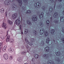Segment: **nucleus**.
<instances>
[{"label": "nucleus", "mask_w": 64, "mask_h": 64, "mask_svg": "<svg viewBox=\"0 0 64 64\" xmlns=\"http://www.w3.org/2000/svg\"><path fill=\"white\" fill-rule=\"evenodd\" d=\"M50 48L48 46H47L44 49V51L45 52H49L50 51Z\"/></svg>", "instance_id": "4"}, {"label": "nucleus", "mask_w": 64, "mask_h": 64, "mask_svg": "<svg viewBox=\"0 0 64 64\" xmlns=\"http://www.w3.org/2000/svg\"><path fill=\"white\" fill-rule=\"evenodd\" d=\"M41 6V4L40 3V2H36L34 4V6L36 8H38L40 7Z\"/></svg>", "instance_id": "2"}, {"label": "nucleus", "mask_w": 64, "mask_h": 64, "mask_svg": "<svg viewBox=\"0 0 64 64\" xmlns=\"http://www.w3.org/2000/svg\"><path fill=\"white\" fill-rule=\"evenodd\" d=\"M10 2H13L14 0H8Z\"/></svg>", "instance_id": "45"}, {"label": "nucleus", "mask_w": 64, "mask_h": 64, "mask_svg": "<svg viewBox=\"0 0 64 64\" xmlns=\"http://www.w3.org/2000/svg\"><path fill=\"white\" fill-rule=\"evenodd\" d=\"M1 46H2V43L0 42V47H1Z\"/></svg>", "instance_id": "59"}, {"label": "nucleus", "mask_w": 64, "mask_h": 64, "mask_svg": "<svg viewBox=\"0 0 64 64\" xmlns=\"http://www.w3.org/2000/svg\"><path fill=\"white\" fill-rule=\"evenodd\" d=\"M26 47L27 49H29V47L28 45L26 46Z\"/></svg>", "instance_id": "47"}, {"label": "nucleus", "mask_w": 64, "mask_h": 64, "mask_svg": "<svg viewBox=\"0 0 64 64\" xmlns=\"http://www.w3.org/2000/svg\"><path fill=\"white\" fill-rule=\"evenodd\" d=\"M27 23L29 25H31L32 24V23H31V22L28 20H27Z\"/></svg>", "instance_id": "24"}, {"label": "nucleus", "mask_w": 64, "mask_h": 64, "mask_svg": "<svg viewBox=\"0 0 64 64\" xmlns=\"http://www.w3.org/2000/svg\"><path fill=\"white\" fill-rule=\"evenodd\" d=\"M13 59V57L12 56H10V59L11 60Z\"/></svg>", "instance_id": "41"}, {"label": "nucleus", "mask_w": 64, "mask_h": 64, "mask_svg": "<svg viewBox=\"0 0 64 64\" xmlns=\"http://www.w3.org/2000/svg\"><path fill=\"white\" fill-rule=\"evenodd\" d=\"M43 57L44 59H48L49 57V55L48 54H45L42 56Z\"/></svg>", "instance_id": "3"}, {"label": "nucleus", "mask_w": 64, "mask_h": 64, "mask_svg": "<svg viewBox=\"0 0 64 64\" xmlns=\"http://www.w3.org/2000/svg\"><path fill=\"white\" fill-rule=\"evenodd\" d=\"M10 41V42H11V43H12V42H14V40H10V38H7L6 40L7 42H8V41Z\"/></svg>", "instance_id": "14"}, {"label": "nucleus", "mask_w": 64, "mask_h": 64, "mask_svg": "<svg viewBox=\"0 0 64 64\" xmlns=\"http://www.w3.org/2000/svg\"><path fill=\"white\" fill-rule=\"evenodd\" d=\"M33 32L34 34H36V31L34 30V31Z\"/></svg>", "instance_id": "43"}, {"label": "nucleus", "mask_w": 64, "mask_h": 64, "mask_svg": "<svg viewBox=\"0 0 64 64\" xmlns=\"http://www.w3.org/2000/svg\"><path fill=\"white\" fill-rule=\"evenodd\" d=\"M56 1L55 0H50V2H52V3L54 2V4L55 3H56Z\"/></svg>", "instance_id": "30"}, {"label": "nucleus", "mask_w": 64, "mask_h": 64, "mask_svg": "<svg viewBox=\"0 0 64 64\" xmlns=\"http://www.w3.org/2000/svg\"><path fill=\"white\" fill-rule=\"evenodd\" d=\"M44 42L43 41H42L41 42L40 45H41V46H42L44 45Z\"/></svg>", "instance_id": "36"}, {"label": "nucleus", "mask_w": 64, "mask_h": 64, "mask_svg": "<svg viewBox=\"0 0 64 64\" xmlns=\"http://www.w3.org/2000/svg\"><path fill=\"white\" fill-rule=\"evenodd\" d=\"M7 48V46H4V47L2 49V51L3 52H5L6 51V49Z\"/></svg>", "instance_id": "18"}, {"label": "nucleus", "mask_w": 64, "mask_h": 64, "mask_svg": "<svg viewBox=\"0 0 64 64\" xmlns=\"http://www.w3.org/2000/svg\"><path fill=\"white\" fill-rule=\"evenodd\" d=\"M54 63L53 62H50V61H49L48 62V64H53Z\"/></svg>", "instance_id": "35"}, {"label": "nucleus", "mask_w": 64, "mask_h": 64, "mask_svg": "<svg viewBox=\"0 0 64 64\" xmlns=\"http://www.w3.org/2000/svg\"><path fill=\"white\" fill-rule=\"evenodd\" d=\"M62 8V6L61 5H59L58 7H57V8L58 9H60V8Z\"/></svg>", "instance_id": "38"}, {"label": "nucleus", "mask_w": 64, "mask_h": 64, "mask_svg": "<svg viewBox=\"0 0 64 64\" xmlns=\"http://www.w3.org/2000/svg\"><path fill=\"white\" fill-rule=\"evenodd\" d=\"M29 45H30V46H31L32 45V44L31 43H28Z\"/></svg>", "instance_id": "51"}, {"label": "nucleus", "mask_w": 64, "mask_h": 64, "mask_svg": "<svg viewBox=\"0 0 64 64\" xmlns=\"http://www.w3.org/2000/svg\"><path fill=\"white\" fill-rule=\"evenodd\" d=\"M40 26L42 27V26H43V22H40Z\"/></svg>", "instance_id": "34"}, {"label": "nucleus", "mask_w": 64, "mask_h": 64, "mask_svg": "<svg viewBox=\"0 0 64 64\" xmlns=\"http://www.w3.org/2000/svg\"><path fill=\"white\" fill-rule=\"evenodd\" d=\"M23 1L24 2H27V0H23Z\"/></svg>", "instance_id": "48"}, {"label": "nucleus", "mask_w": 64, "mask_h": 64, "mask_svg": "<svg viewBox=\"0 0 64 64\" xmlns=\"http://www.w3.org/2000/svg\"><path fill=\"white\" fill-rule=\"evenodd\" d=\"M1 34H2V33H3V32L2 31H1Z\"/></svg>", "instance_id": "63"}, {"label": "nucleus", "mask_w": 64, "mask_h": 64, "mask_svg": "<svg viewBox=\"0 0 64 64\" xmlns=\"http://www.w3.org/2000/svg\"><path fill=\"white\" fill-rule=\"evenodd\" d=\"M53 9L52 7L51 6L50 7L49 9V12H52V11H53Z\"/></svg>", "instance_id": "16"}, {"label": "nucleus", "mask_w": 64, "mask_h": 64, "mask_svg": "<svg viewBox=\"0 0 64 64\" xmlns=\"http://www.w3.org/2000/svg\"><path fill=\"white\" fill-rule=\"evenodd\" d=\"M58 14L57 12H55L53 15V17L54 18H56V16L58 15Z\"/></svg>", "instance_id": "17"}, {"label": "nucleus", "mask_w": 64, "mask_h": 64, "mask_svg": "<svg viewBox=\"0 0 64 64\" xmlns=\"http://www.w3.org/2000/svg\"><path fill=\"white\" fill-rule=\"evenodd\" d=\"M43 12H42L41 13V14H40L39 17L40 18H42L43 17Z\"/></svg>", "instance_id": "20"}, {"label": "nucleus", "mask_w": 64, "mask_h": 64, "mask_svg": "<svg viewBox=\"0 0 64 64\" xmlns=\"http://www.w3.org/2000/svg\"><path fill=\"white\" fill-rule=\"evenodd\" d=\"M50 56H52V54H50Z\"/></svg>", "instance_id": "64"}, {"label": "nucleus", "mask_w": 64, "mask_h": 64, "mask_svg": "<svg viewBox=\"0 0 64 64\" xmlns=\"http://www.w3.org/2000/svg\"><path fill=\"white\" fill-rule=\"evenodd\" d=\"M45 32V30L44 29H41L40 30V35H42L44 33V32Z\"/></svg>", "instance_id": "11"}, {"label": "nucleus", "mask_w": 64, "mask_h": 64, "mask_svg": "<svg viewBox=\"0 0 64 64\" xmlns=\"http://www.w3.org/2000/svg\"><path fill=\"white\" fill-rule=\"evenodd\" d=\"M20 15L21 17V21H24V18H23L22 17V16L23 15V13H22V12H21L20 13Z\"/></svg>", "instance_id": "12"}, {"label": "nucleus", "mask_w": 64, "mask_h": 64, "mask_svg": "<svg viewBox=\"0 0 64 64\" xmlns=\"http://www.w3.org/2000/svg\"><path fill=\"white\" fill-rule=\"evenodd\" d=\"M46 14L47 15H48L49 14V13L48 12V13H46Z\"/></svg>", "instance_id": "61"}, {"label": "nucleus", "mask_w": 64, "mask_h": 64, "mask_svg": "<svg viewBox=\"0 0 64 64\" xmlns=\"http://www.w3.org/2000/svg\"><path fill=\"white\" fill-rule=\"evenodd\" d=\"M62 31L63 33H64V28H62Z\"/></svg>", "instance_id": "46"}, {"label": "nucleus", "mask_w": 64, "mask_h": 64, "mask_svg": "<svg viewBox=\"0 0 64 64\" xmlns=\"http://www.w3.org/2000/svg\"><path fill=\"white\" fill-rule=\"evenodd\" d=\"M32 60L33 62H34L35 61V60H34V58H32Z\"/></svg>", "instance_id": "50"}, {"label": "nucleus", "mask_w": 64, "mask_h": 64, "mask_svg": "<svg viewBox=\"0 0 64 64\" xmlns=\"http://www.w3.org/2000/svg\"><path fill=\"white\" fill-rule=\"evenodd\" d=\"M28 29H26V30L24 32V34H26L27 33H28Z\"/></svg>", "instance_id": "31"}, {"label": "nucleus", "mask_w": 64, "mask_h": 64, "mask_svg": "<svg viewBox=\"0 0 64 64\" xmlns=\"http://www.w3.org/2000/svg\"><path fill=\"white\" fill-rule=\"evenodd\" d=\"M50 32L51 34H53L54 32H55V30L54 29H52L50 30Z\"/></svg>", "instance_id": "19"}, {"label": "nucleus", "mask_w": 64, "mask_h": 64, "mask_svg": "<svg viewBox=\"0 0 64 64\" xmlns=\"http://www.w3.org/2000/svg\"><path fill=\"white\" fill-rule=\"evenodd\" d=\"M0 38L1 39L3 40L5 39V36L4 35H2L0 36Z\"/></svg>", "instance_id": "22"}, {"label": "nucleus", "mask_w": 64, "mask_h": 64, "mask_svg": "<svg viewBox=\"0 0 64 64\" xmlns=\"http://www.w3.org/2000/svg\"><path fill=\"white\" fill-rule=\"evenodd\" d=\"M42 9L43 10H44L45 9V6H43L42 7Z\"/></svg>", "instance_id": "42"}, {"label": "nucleus", "mask_w": 64, "mask_h": 64, "mask_svg": "<svg viewBox=\"0 0 64 64\" xmlns=\"http://www.w3.org/2000/svg\"><path fill=\"white\" fill-rule=\"evenodd\" d=\"M8 51H9V52H12L13 51V50H12V49L11 48H10L8 49Z\"/></svg>", "instance_id": "37"}, {"label": "nucleus", "mask_w": 64, "mask_h": 64, "mask_svg": "<svg viewBox=\"0 0 64 64\" xmlns=\"http://www.w3.org/2000/svg\"><path fill=\"white\" fill-rule=\"evenodd\" d=\"M49 23H50L49 20H47L46 22V24H47V25H49Z\"/></svg>", "instance_id": "33"}, {"label": "nucleus", "mask_w": 64, "mask_h": 64, "mask_svg": "<svg viewBox=\"0 0 64 64\" xmlns=\"http://www.w3.org/2000/svg\"><path fill=\"white\" fill-rule=\"evenodd\" d=\"M20 23V20H17L15 21V24L17 25H19Z\"/></svg>", "instance_id": "6"}, {"label": "nucleus", "mask_w": 64, "mask_h": 64, "mask_svg": "<svg viewBox=\"0 0 64 64\" xmlns=\"http://www.w3.org/2000/svg\"><path fill=\"white\" fill-rule=\"evenodd\" d=\"M38 57L39 55L38 54H35V57L36 59H37V58H38Z\"/></svg>", "instance_id": "29"}, {"label": "nucleus", "mask_w": 64, "mask_h": 64, "mask_svg": "<svg viewBox=\"0 0 64 64\" xmlns=\"http://www.w3.org/2000/svg\"><path fill=\"white\" fill-rule=\"evenodd\" d=\"M2 27L4 29H6L7 28V27L6 26V24L4 22H3L2 24Z\"/></svg>", "instance_id": "8"}, {"label": "nucleus", "mask_w": 64, "mask_h": 64, "mask_svg": "<svg viewBox=\"0 0 64 64\" xmlns=\"http://www.w3.org/2000/svg\"><path fill=\"white\" fill-rule=\"evenodd\" d=\"M48 33L47 32V31H46L45 32V36L46 37H47V36H48Z\"/></svg>", "instance_id": "28"}, {"label": "nucleus", "mask_w": 64, "mask_h": 64, "mask_svg": "<svg viewBox=\"0 0 64 64\" xmlns=\"http://www.w3.org/2000/svg\"><path fill=\"white\" fill-rule=\"evenodd\" d=\"M2 47H0V52H1V51L2 50Z\"/></svg>", "instance_id": "54"}, {"label": "nucleus", "mask_w": 64, "mask_h": 64, "mask_svg": "<svg viewBox=\"0 0 64 64\" xmlns=\"http://www.w3.org/2000/svg\"><path fill=\"white\" fill-rule=\"evenodd\" d=\"M0 2H3V0H0Z\"/></svg>", "instance_id": "56"}, {"label": "nucleus", "mask_w": 64, "mask_h": 64, "mask_svg": "<svg viewBox=\"0 0 64 64\" xmlns=\"http://www.w3.org/2000/svg\"><path fill=\"white\" fill-rule=\"evenodd\" d=\"M16 0L18 2V3L21 8L22 9L25 10V8L22 6V0Z\"/></svg>", "instance_id": "1"}, {"label": "nucleus", "mask_w": 64, "mask_h": 64, "mask_svg": "<svg viewBox=\"0 0 64 64\" xmlns=\"http://www.w3.org/2000/svg\"><path fill=\"white\" fill-rule=\"evenodd\" d=\"M20 30H21V25L20 26Z\"/></svg>", "instance_id": "52"}, {"label": "nucleus", "mask_w": 64, "mask_h": 64, "mask_svg": "<svg viewBox=\"0 0 64 64\" xmlns=\"http://www.w3.org/2000/svg\"><path fill=\"white\" fill-rule=\"evenodd\" d=\"M25 41L27 44H29V43H29V41H28V40H27V39L26 38H25Z\"/></svg>", "instance_id": "25"}, {"label": "nucleus", "mask_w": 64, "mask_h": 64, "mask_svg": "<svg viewBox=\"0 0 64 64\" xmlns=\"http://www.w3.org/2000/svg\"><path fill=\"white\" fill-rule=\"evenodd\" d=\"M17 17V14L16 13L14 14H13L12 16V18L13 19H16V18Z\"/></svg>", "instance_id": "7"}, {"label": "nucleus", "mask_w": 64, "mask_h": 64, "mask_svg": "<svg viewBox=\"0 0 64 64\" xmlns=\"http://www.w3.org/2000/svg\"><path fill=\"white\" fill-rule=\"evenodd\" d=\"M4 11V10L3 8H2L0 10V12L1 13H3Z\"/></svg>", "instance_id": "26"}, {"label": "nucleus", "mask_w": 64, "mask_h": 64, "mask_svg": "<svg viewBox=\"0 0 64 64\" xmlns=\"http://www.w3.org/2000/svg\"><path fill=\"white\" fill-rule=\"evenodd\" d=\"M7 38L10 39V36L9 35L8 36Z\"/></svg>", "instance_id": "49"}, {"label": "nucleus", "mask_w": 64, "mask_h": 64, "mask_svg": "<svg viewBox=\"0 0 64 64\" xmlns=\"http://www.w3.org/2000/svg\"><path fill=\"white\" fill-rule=\"evenodd\" d=\"M8 23L10 25H12L13 24V22L10 20H8Z\"/></svg>", "instance_id": "15"}, {"label": "nucleus", "mask_w": 64, "mask_h": 64, "mask_svg": "<svg viewBox=\"0 0 64 64\" xmlns=\"http://www.w3.org/2000/svg\"><path fill=\"white\" fill-rule=\"evenodd\" d=\"M18 62H21L22 61V58L20 57L18 58Z\"/></svg>", "instance_id": "23"}, {"label": "nucleus", "mask_w": 64, "mask_h": 64, "mask_svg": "<svg viewBox=\"0 0 64 64\" xmlns=\"http://www.w3.org/2000/svg\"><path fill=\"white\" fill-rule=\"evenodd\" d=\"M56 61H58V62H59L60 61V60L59 59V58H56Z\"/></svg>", "instance_id": "39"}, {"label": "nucleus", "mask_w": 64, "mask_h": 64, "mask_svg": "<svg viewBox=\"0 0 64 64\" xmlns=\"http://www.w3.org/2000/svg\"><path fill=\"white\" fill-rule=\"evenodd\" d=\"M12 6H14L12 8V9L13 10H16L17 8V7L14 4H12Z\"/></svg>", "instance_id": "9"}, {"label": "nucleus", "mask_w": 64, "mask_h": 64, "mask_svg": "<svg viewBox=\"0 0 64 64\" xmlns=\"http://www.w3.org/2000/svg\"><path fill=\"white\" fill-rule=\"evenodd\" d=\"M59 20H55L54 21V22L55 23H58V22Z\"/></svg>", "instance_id": "27"}, {"label": "nucleus", "mask_w": 64, "mask_h": 64, "mask_svg": "<svg viewBox=\"0 0 64 64\" xmlns=\"http://www.w3.org/2000/svg\"><path fill=\"white\" fill-rule=\"evenodd\" d=\"M62 14L64 15V10H63V12H62Z\"/></svg>", "instance_id": "60"}, {"label": "nucleus", "mask_w": 64, "mask_h": 64, "mask_svg": "<svg viewBox=\"0 0 64 64\" xmlns=\"http://www.w3.org/2000/svg\"><path fill=\"white\" fill-rule=\"evenodd\" d=\"M49 41L50 40L49 38H47L46 40V43H48L49 42Z\"/></svg>", "instance_id": "32"}, {"label": "nucleus", "mask_w": 64, "mask_h": 64, "mask_svg": "<svg viewBox=\"0 0 64 64\" xmlns=\"http://www.w3.org/2000/svg\"><path fill=\"white\" fill-rule=\"evenodd\" d=\"M56 55H57V56H59L60 55V53L59 52H56Z\"/></svg>", "instance_id": "21"}, {"label": "nucleus", "mask_w": 64, "mask_h": 64, "mask_svg": "<svg viewBox=\"0 0 64 64\" xmlns=\"http://www.w3.org/2000/svg\"><path fill=\"white\" fill-rule=\"evenodd\" d=\"M5 14L6 15V16L7 17V12H6Z\"/></svg>", "instance_id": "57"}, {"label": "nucleus", "mask_w": 64, "mask_h": 64, "mask_svg": "<svg viewBox=\"0 0 64 64\" xmlns=\"http://www.w3.org/2000/svg\"><path fill=\"white\" fill-rule=\"evenodd\" d=\"M58 1H59V2H61V1H62V0H58Z\"/></svg>", "instance_id": "62"}, {"label": "nucleus", "mask_w": 64, "mask_h": 64, "mask_svg": "<svg viewBox=\"0 0 64 64\" xmlns=\"http://www.w3.org/2000/svg\"><path fill=\"white\" fill-rule=\"evenodd\" d=\"M32 20L34 21H36L37 20V17L35 15H34L32 17Z\"/></svg>", "instance_id": "5"}, {"label": "nucleus", "mask_w": 64, "mask_h": 64, "mask_svg": "<svg viewBox=\"0 0 64 64\" xmlns=\"http://www.w3.org/2000/svg\"><path fill=\"white\" fill-rule=\"evenodd\" d=\"M4 4L6 5H9V4H10L9 3V2H8V1L7 0H6L4 1Z\"/></svg>", "instance_id": "13"}, {"label": "nucleus", "mask_w": 64, "mask_h": 64, "mask_svg": "<svg viewBox=\"0 0 64 64\" xmlns=\"http://www.w3.org/2000/svg\"><path fill=\"white\" fill-rule=\"evenodd\" d=\"M22 54H24V55H26V53L24 52H22L21 53Z\"/></svg>", "instance_id": "40"}, {"label": "nucleus", "mask_w": 64, "mask_h": 64, "mask_svg": "<svg viewBox=\"0 0 64 64\" xmlns=\"http://www.w3.org/2000/svg\"><path fill=\"white\" fill-rule=\"evenodd\" d=\"M62 40H63V43H64V38H62Z\"/></svg>", "instance_id": "55"}, {"label": "nucleus", "mask_w": 64, "mask_h": 64, "mask_svg": "<svg viewBox=\"0 0 64 64\" xmlns=\"http://www.w3.org/2000/svg\"><path fill=\"white\" fill-rule=\"evenodd\" d=\"M4 58V59L6 60H7L8 59V54H4L3 56Z\"/></svg>", "instance_id": "10"}, {"label": "nucleus", "mask_w": 64, "mask_h": 64, "mask_svg": "<svg viewBox=\"0 0 64 64\" xmlns=\"http://www.w3.org/2000/svg\"><path fill=\"white\" fill-rule=\"evenodd\" d=\"M27 12L28 13H31V11L30 10H28Z\"/></svg>", "instance_id": "44"}, {"label": "nucleus", "mask_w": 64, "mask_h": 64, "mask_svg": "<svg viewBox=\"0 0 64 64\" xmlns=\"http://www.w3.org/2000/svg\"><path fill=\"white\" fill-rule=\"evenodd\" d=\"M24 33H23V32L22 31H21V34L22 35H23Z\"/></svg>", "instance_id": "53"}, {"label": "nucleus", "mask_w": 64, "mask_h": 64, "mask_svg": "<svg viewBox=\"0 0 64 64\" xmlns=\"http://www.w3.org/2000/svg\"><path fill=\"white\" fill-rule=\"evenodd\" d=\"M34 39H32V42H33V41H34Z\"/></svg>", "instance_id": "58"}]
</instances>
